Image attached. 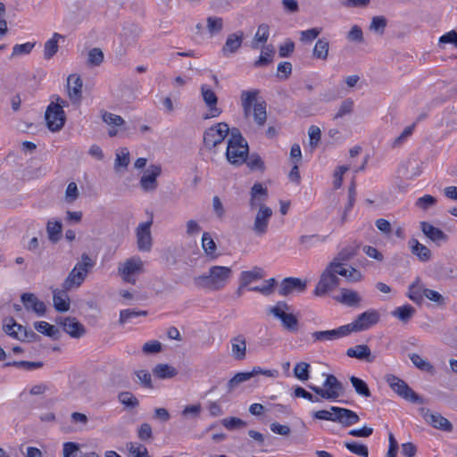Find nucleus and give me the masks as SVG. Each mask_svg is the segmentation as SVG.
Instances as JSON below:
<instances>
[{"mask_svg": "<svg viewBox=\"0 0 457 457\" xmlns=\"http://www.w3.org/2000/svg\"><path fill=\"white\" fill-rule=\"evenodd\" d=\"M274 54V49L272 46H267L264 47V49L262 51L261 56L257 61L254 62V66L260 67V66H265L268 63H270L272 60V55Z\"/></svg>", "mask_w": 457, "mask_h": 457, "instance_id": "obj_54", "label": "nucleus"}, {"mask_svg": "<svg viewBox=\"0 0 457 457\" xmlns=\"http://www.w3.org/2000/svg\"><path fill=\"white\" fill-rule=\"evenodd\" d=\"M270 28L267 24H261L254 35V39L252 44L253 48H258L257 43H266L269 38Z\"/></svg>", "mask_w": 457, "mask_h": 457, "instance_id": "obj_48", "label": "nucleus"}, {"mask_svg": "<svg viewBox=\"0 0 457 457\" xmlns=\"http://www.w3.org/2000/svg\"><path fill=\"white\" fill-rule=\"evenodd\" d=\"M46 229L48 239L52 243H57L61 239L62 232V224L61 221H59V220H54V221L49 220L46 223Z\"/></svg>", "mask_w": 457, "mask_h": 457, "instance_id": "obj_34", "label": "nucleus"}, {"mask_svg": "<svg viewBox=\"0 0 457 457\" xmlns=\"http://www.w3.org/2000/svg\"><path fill=\"white\" fill-rule=\"evenodd\" d=\"M118 400L121 404L129 409H135L139 405L137 398L129 391L120 393Z\"/></svg>", "mask_w": 457, "mask_h": 457, "instance_id": "obj_44", "label": "nucleus"}, {"mask_svg": "<svg viewBox=\"0 0 457 457\" xmlns=\"http://www.w3.org/2000/svg\"><path fill=\"white\" fill-rule=\"evenodd\" d=\"M391 313L394 317H395L398 320H400L401 321L406 323L414 315L415 309L410 304H405V305L397 307Z\"/></svg>", "mask_w": 457, "mask_h": 457, "instance_id": "obj_40", "label": "nucleus"}, {"mask_svg": "<svg viewBox=\"0 0 457 457\" xmlns=\"http://www.w3.org/2000/svg\"><path fill=\"white\" fill-rule=\"evenodd\" d=\"M348 336L345 326L330 330L314 331L311 334L313 343L334 341Z\"/></svg>", "mask_w": 457, "mask_h": 457, "instance_id": "obj_19", "label": "nucleus"}, {"mask_svg": "<svg viewBox=\"0 0 457 457\" xmlns=\"http://www.w3.org/2000/svg\"><path fill=\"white\" fill-rule=\"evenodd\" d=\"M425 289L420 278H417L415 281L409 286L408 297L415 303L420 304L423 302V291Z\"/></svg>", "mask_w": 457, "mask_h": 457, "instance_id": "obj_30", "label": "nucleus"}, {"mask_svg": "<svg viewBox=\"0 0 457 457\" xmlns=\"http://www.w3.org/2000/svg\"><path fill=\"white\" fill-rule=\"evenodd\" d=\"M144 262L139 257H132L119 266V272L122 275L123 279L129 283H135V279L131 278V275L143 271Z\"/></svg>", "mask_w": 457, "mask_h": 457, "instance_id": "obj_18", "label": "nucleus"}, {"mask_svg": "<svg viewBox=\"0 0 457 457\" xmlns=\"http://www.w3.org/2000/svg\"><path fill=\"white\" fill-rule=\"evenodd\" d=\"M380 320V313L378 310L369 309L359 314L353 322L345 325L348 335L353 332L365 331L377 325Z\"/></svg>", "mask_w": 457, "mask_h": 457, "instance_id": "obj_6", "label": "nucleus"}, {"mask_svg": "<svg viewBox=\"0 0 457 457\" xmlns=\"http://www.w3.org/2000/svg\"><path fill=\"white\" fill-rule=\"evenodd\" d=\"M411 253L415 255L420 262H427L431 259V250L425 245L419 242L416 238H411L408 241Z\"/></svg>", "mask_w": 457, "mask_h": 457, "instance_id": "obj_26", "label": "nucleus"}, {"mask_svg": "<svg viewBox=\"0 0 457 457\" xmlns=\"http://www.w3.org/2000/svg\"><path fill=\"white\" fill-rule=\"evenodd\" d=\"M290 311L291 306L280 301L269 309V313L278 319L284 328L295 332L298 330V319Z\"/></svg>", "mask_w": 457, "mask_h": 457, "instance_id": "obj_7", "label": "nucleus"}, {"mask_svg": "<svg viewBox=\"0 0 457 457\" xmlns=\"http://www.w3.org/2000/svg\"><path fill=\"white\" fill-rule=\"evenodd\" d=\"M221 424L228 430L245 427L246 422L236 417L226 418L221 420Z\"/></svg>", "mask_w": 457, "mask_h": 457, "instance_id": "obj_61", "label": "nucleus"}, {"mask_svg": "<svg viewBox=\"0 0 457 457\" xmlns=\"http://www.w3.org/2000/svg\"><path fill=\"white\" fill-rule=\"evenodd\" d=\"M153 224V218L146 221L140 223L136 229L137 245L141 252H149L152 249L153 238L151 235V226Z\"/></svg>", "mask_w": 457, "mask_h": 457, "instance_id": "obj_13", "label": "nucleus"}, {"mask_svg": "<svg viewBox=\"0 0 457 457\" xmlns=\"http://www.w3.org/2000/svg\"><path fill=\"white\" fill-rule=\"evenodd\" d=\"M45 120L47 129L57 132L64 127L66 115L59 104H49L45 112Z\"/></svg>", "mask_w": 457, "mask_h": 457, "instance_id": "obj_10", "label": "nucleus"}, {"mask_svg": "<svg viewBox=\"0 0 457 457\" xmlns=\"http://www.w3.org/2000/svg\"><path fill=\"white\" fill-rule=\"evenodd\" d=\"M232 274L229 267L214 265L210 267L206 273L194 278V283L203 289L219 291L226 287Z\"/></svg>", "mask_w": 457, "mask_h": 457, "instance_id": "obj_2", "label": "nucleus"}, {"mask_svg": "<svg viewBox=\"0 0 457 457\" xmlns=\"http://www.w3.org/2000/svg\"><path fill=\"white\" fill-rule=\"evenodd\" d=\"M95 262L90 256L84 253L81 259L76 263L62 283V288L71 290L79 287L85 281L88 272L94 267Z\"/></svg>", "mask_w": 457, "mask_h": 457, "instance_id": "obj_4", "label": "nucleus"}, {"mask_svg": "<svg viewBox=\"0 0 457 457\" xmlns=\"http://www.w3.org/2000/svg\"><path fill=\"white\" fill-rule=\"evenodd\" d=\"M308 387L319 395L320 400L335 401L345 392L343 384L332 374L326 376L322 386L310 385Z\"/></svg>", "mask_w": 457, "mask_h": 457, "instance_id": "obj_5", "label": "nucleus"}, {"mask_svg": "<svg viewBox=\"0 0 457 457\" xmlns=\"http://www.w3.org/2000/svg\"><path fill=\"white\" fill-rule=\"evenodd\" d=\"M147 312L146 311H136V310H122L120 312V319L119 322L120 324H124L125 322L129 321L132 318L139 317V316H146Z\"/></svg>", "mask_w": 457, "mask_h": 457, "instance_id": "obj_56", "label": "nucleus"}, {"mask_svg": "<svg viewBox=\"0 0 457 457\" xmlns=\"http://www.w3.org/2000/svg\"><path fill=\"white\" fill-rule=\"evenodd\" d=\"M331 411L336 412L334 422L340 423L344 427L352 426L360 420L358 414L350 409L332 406Z\"/></svg>", "mask_w": 457, "mask_h": 457, "instance_id": "obj_20", "label": "nucleus"}, {"mask_svg": "<svg viewBox=\"0 0 457 457\" xmlns=\"http://www.w3.org/2000/svg\"><path fill=\"white\" fill-rule=\"evenodd\" d=\"M415 128V123H412L411 125L406 127L403 131L395 138L392 145L393 147H398L402 144H403L406 139L413 133Z\"/></svg>", "mask_w": 457, "mask_h": 457, "instance_id": "obj_62", "label": "nucleus"}, {"mask_svg": "<svg viewBox=\"0 0 457 457\" xmlns=\"http://www.w3.org/2000/svg\"><path fill=\"white\" fill-rule=\"evenodd\" d=\"M34 328L37 332L45 336H47L54 340L59 338L58 328H56L54 325H51L46 321H36L34 322Z\"/></svg>", "mask_w": 457, "mask_h": 457, "instance_id": "obj_36", "label": "nucleus"}, {"mask_svg": "<svg viewBox=\"0 0 457 457\" xmlns=\"http://www.w3.org/2000/svg\"><path fill=\"white\" fill-rule=\"evenodd\" d=\"M44 363L42 361H14L4 364L5 367L14 366L26 370H32L42 368Z\"/></svg>", "mask_w": 457, "mask_h": 457, "instance_id": "obj_49", "label": "nucleus"}, {"mask_svg": "<svg viewBox=\"0 0 457 457\" xmlns=\"http://www.w3.org/2000/svg\"><path fill=\"white\" fill-rule=\"evenodd\" d=\"M345 446L353 453L362 456V457H368L369 451L368 447L364 445H361L355 442H347L345 444Z\"/></svg>", "mask_w": 457, "mask_h": 457, "instance_id": "obj_59", "label": "nucleus"}, {"mask_svg": "<svg viewBox=\"0 0 457 457\" xmlns=\"http://www.w3.org/2000/svg\"><path fill=\"white\" fill-rule=\"evenodd\" d=\"M69 290H54L53 303L54 309L59 312H65L70 310L71 301L67 294Z\"/></svg>", "mask_w": 457, "mask_h": 457, "instance_id": "obj_28", "label": "nucleus"}, {"mask_svg": "<svg viewBox=\"0 0 457 457\" xmlns=\"http://www.w3.org/2000/svg\"><path fill=\"white\" fill-rule=\"evenodd\" d=\"M307 283L298 278H286L278 286V293L282 296H287L295 292L302 293L305 291Z\"/></svg>", "mask_w": 457, "mask_h": 457, "instance_id": "obj_16", "label": "nucleus"}, {"mask_svg": "<svg viewBox=\"0 0 457 457\" xmlns=\"http://www.w3.org/2000/svg\"><path fill=\"white\" fill-rule=\"evenodd\" d=\"M248 151V144L239 129L232 128L226 150L228 162L236 166L242 165L246 162Z\"/></svg>", "mask_w": 457, "mask_h": 457, "instance_id": "obj_3", "label": "nucleus"}, {"mask_svg": "<svg viewBox=\"0 0 457 457\" xmlns=\"http://www.w3.org/2000/svg\"><path fill=\"white\" fill-rule=\"evenodd\" d=\"M339 301L348 306H358L361 302V297L356 291L342 288Z\"/></svg>", "mask_w": 457, "mask_h": 457, "instance_id": "obj_35", "label": "nucleus"}, {"mask_svg": "<svg viewBox=\"0 0 457 457\" xmlns=\"http://www.w3.org/2000/svg\"><path fill=\"white\" fill-rule=\"evenodd\" d=\"M104 62V53L98 48H92L88 52L87 64L91 66H99Z\"/></svg>", "mask_w": 457, "mask_h": 457, "instance_id": "obj_51", "label": "nucleus"}, {"mask_svg": "<svg viewBox=\"0 0 457 457\" xmlns=\"http://www.w3.org/2000/svg\"><path fill=\"white\" fill-rule=\"evenodd\" d=\"M129 164V152L126 147L121 148L116 153V158L114 162V170L120 171V169L126 170Z\"/></svg>", "mask_w": 457, "mask_h": 457, "instance_id": "obj_41", "label": "nucleus"}, {"mask_svg": "<svg viewBox=\"0 0 457 457\" xmlns=\"http://www.w3.org/2000/svg\"><path fill=\"white\" fill-rule=\"evenodd\" d=\"M63 38V36L55 32L53 37L45 43L44 46V57L46 60H50L58 51L59 39Z\"/></svg>", "mask_w": 457, "mask_h": 457, "instance_id": "obj_31", "label": "nucleus"}, {"mask_svg": "<svg viewBox=\"0 0 457 457\" xmlns=\"http://www.w3.org/2000/svg\"><path fill=\"white\" fill-rule=\"evenodd\" d=\"M231 129L226 122H219L204 132V145L208 150L214 149L228 136Z\"/></svg>", "mask_w": 457, "mask_h": 457, "instance_id": "obj_8", "label": "nucleus"}, {"mask_svg": "<svg viewBox=\"0 0 457 457\" xmlns=\"http://www.w3.org/2000/svg\"><path fill=\"white\" fill-rule=\"evenodd\" d=\"M263 271L261 268L254 267L251 270L242 271L239 278L241 287H246L252 282L262 278Z\"/></svg>", "mask_w": 457, "mask_h": 457, "instance_id": "obj_32", "label": "nucleus"}, {"mask_svg": "<svg viewBox=\"0 0 457 457\" xmlns=\"http://www.w3.org/2000/svg\"><path fill=\"white\" fill-rule=\"evenodd\" d=\"M321 28H312L307 30L301 31L300 40L303 43H310L313 41L321 33Z\"/></svg>", "mask_w": 457, "mask_h": 457, "instance_id": "obj_60", "label": "nucleus"}, {"mask_svg": "<svg viewBox=\"0 0 457 457\" xmlns=\"http://www.w3.org/2000/svg\"><path fill=\"white\" fill-rule=\"evenodd\" d=\"M420 228L425 237L436 246H441L449 241V236L445 231L428 221H420Z\"/></svg>", "mask_w": 457, "mask_h": 457, "instance_id": "obj_14", "label": "nucleus"}, {"mask_svg": "<svg viewBox=\"0 0 457 457\" xmlns=\"http://www.w3.org/2000/svg\"><path fill=\"white\" fill-rule=\"evenodd\" d=\"M207 29L211 36L220 33L223 29V19L217 16H209L206 19Z\"/></svg>", "mask_w": 457, "mask_h": 457, "instance_id": "obj_45", "label": "nucleus"}, {"mask_svg": "<svg viewBox=\"0 0 457 457\" xmlns=\"http://www.w3.org/2000/svg\"><path fill=\"white\" fill-rule=\"evenodd\" d=\"M346 354L348 357L364 360L370 363L373 362L376 358L367 345H357L354 347L348 348Z\"/></svg>", "mask_w": 457, "mask_h": 457, "instance_id": "obj_27", "label": "nucleus"}, {"mask_svg": "<svg viewBox=\"0 0 457 457\" xmlns=\"http://www.w3.org/2000/svg\"><path fill=\"white\" fill-rule=\"evenodd\" d=\"M252 378H253L252 371L237 373L227 384L228 392L230 393L234 391L240 384L250 380Z\"/></svg>", "mask_w": 457, "mask_h": 457, "instance_id": "obj_39", "label": "nucleus"}, {"mask_svg": "<svg viewBox=\"0 0 457 457\" xmlns=\"http://www.w3.org/2000/svg\"><path fill=\"white\" fill-rule=\"evenodd\" d=\"M350 382L352 383L356 394L364 397H370L371 395L370 390L364 380L355 376H352L350 377Z\"/></svg>", "mask_w": 457, "mask_h": 457, "instance_id": "obj_43", "label": "nucleus"}, {"mask_svg": "<svg viewBox=\"0 0 457 457\" xmlns=\"http://www.w3.org/2000/svg\"><path fill=\"white\" fill-rule=\"evenodd\" d=\"M293 372L299 380L306 381L310 377V364L305 361L297 362L294 367Z\"/></svg>", "mask_w": 457, "mask_h": 457, "instance_id": "obj_46", "label": "nucleus"}, {"mask_svg": "<svg viewBox=\"0 0 457 457\" xmlns=\"http://www.w3.org/2000/svg\"><path fill=\"white\" fill-rule=\"evenodd\" d=\"M356 254L355 250L352 247H345L342 249L332 261L345 262L350 261Z\"/></svg>", "mask_w": 457, "mask_h": 457, "instance_id": "obj_63", "label": "nucleus"}, {"mask_svg": "<svg viewBox=\"0 0 457 457\" xmlns=\"http://www.w3.org/2000/svg\"><path fill=\"white\" fill-rule=\"evenodd\" d=\"M329 50V43L326 38H320L316 41L313 50L312 55L314 58L326 60L328 56Z\"/></svg>", "mask_w": 457, "mask_h": 457, "instance_id": "obj_37", "label": "nucleus"}, {"mask_svg": "<svg viewBox=\"0 0 457 457\" xmlns=\"http://www.w3.org/2000/svg\"><path fill=\"white\" fill-rule=\"evenodd\" d=\"M268 199V189L262 183H254L250 190L249 206L251 210L258 207L252 230L257 237H262L268 231L270 220L273 214L270 207L264 204Z\"/></svg>", "mask_w": 457, "mask_h": 457, "instance_id": "obj_1", "label": "nucleus"}, {"mask_svg": "<svg viewBox=\"0 0 457 457\" xmlns=\"http://www.w3.org/2000/svg\"><path fill=\"white\" fill-rule=\"evenodd\" d=\"M230 354L236 361L246 358V339L243 334H238L230 339Z\"/></svg>", "mask_w": 457, "mask_h": 457, "instance_id": "obj_23", "label": "nucleus"}, {"mask_svg": "<svg viewBox=\"0 0 457 457\" xmlns=\"http://www.w3.org/2000/svg\"><path fill=\"white\" fill-rule=\"evenodd\" d=\"M201 95L206 107L208 108V114L204 116V119L220 116L221 110L217 106L218 97L212 89L209 86L204 84L201 86Z\"/></svg>", "mask_w": 457, "mask_h": 457, "instance_id": "obj_15", "label": "nucleus"}, {"mask_svg": "<svg viewBox=\"0 0 457 457\" xmlns=\"http://www.w3.org/2000/svg\"><path fill=\"white\" fill-rule=\"evenodd\" d=\"M82 79L71 74L67 79L68 96L73 104H79L82 98Z\"/></svg>", "mask_w": 457, "mask_h": 457, "instance_id": "obj_24", "label": "nucleus"}, {"mask_svg": "<svg viewBox=\"0 0 457 457\" xmlns=\"http://www.w3.org/2000/svg\"><path fill=\"white\" fill-rule=\"evenodd\" d=\"M243 39L244 32L241 30L229 34L221 49L223 55L228 56L235 54L241 47Z\"/></svg>", "mask_w": 457, "mask_h": 457, "instance_id": "obj_25", "label": "nucleus"}, {"mask_svg": "<svg viewBox=\"0 0 457 457\" xmlns=\"http://www.w3.org/2000/svg\"><path fill=\"white\" fill-rule=\"evenodd\" d=\"M340 279L337 276L330 270V269L327 266L326 269L320 275V280L316 285L314 294L317 296H322L326 295L328 292L333 291L339 285Z\"/></svg>", "mask_w": 457, "mask_h": 457, "instance_id": "obj_11", "label": "nucleus"}, {"mask_svg": "<svg viewBox=\"0 0 457 457\" xmlns=\"http://www.w3.org/2000/svg\"><path fill=\"white\" fill-rule=\"evenodd\" d=\"M245 162L248 168L252 170L262 171L265 169V165L262 159L257 154H252L248 155Z\"/></svg>", "mask_w": 457, "mask_h": 457, "instance_id": "obj_50", "label": "nucleus"}, {"mask_svg": "<svg viewBox=\"0 0 457 457\" xmlns=\"http://www.w3.org/2000/svg\"><path fill=\"white\" fill-rule=\"evenodd\" d=\"M153 374L161 379L171 378L178 374V370L166 363H159L153 369Z\"/></svg>", "mask_w": 457, "mask_h": 457, "instance_id": "obj_33", "label": "nucleus"}, {"mask_svg": "<svg viewBox=\"0 0 457 457\" xmlns=\"http://www.w3.org/2000/svg\"><path fill=\"white\" fill-rule=\"evenodd\" d=\"M21 300L24 304V307L28 311H32L37 316H44L46 312V307L44 302L40 301L32 293H23L21 296Z\"/></svg>", "mask_w": 457, "mask_h": 457, "instance_id": "obj_22", "label": "nucleus"}, {"mask_svg": "<svg viewBox=\"0 0 457 457\" xmlns=\"http://www.w3.org/2000/svg\"><path fill=\"white\" fill-rule=\"evenodd\" d=\"M436 198L433 195H425L416 200L415 206L422 211H427L436 205Z\"/></svg>", "mask_w": 457, "mask_h": 457, "instance_id": "obj_52", "label": "nucleus"}, {"mask_svg": "<svg viewBox=\"0 0 457 457\" xmlns=\"http://www.w3.org/2000/svg\"><path fill=\"white\" fill-rule=\"evenodd\" d=\"M410 359L413 365L420 369V370L427 371L432 373L434 371V367L426 360L423 359L418 353H411L410 355Z\"/></svg>", "mask_w": 457, "mask_h": 457, "instance_id": "obj_47", "label": "nucleus"}, {"mask_svg": "<svg viewBox=\"0 0 457 457\" xmlns=\"http://www.w3.org/2000/svg\"><path fill=\"white\" fill-rule=\"evenodd\" d=\"M252 111L255 123L259 127H263L267 120L266 103H255Z\"/></svg>", "mask_w": 457, "mask_h": 457, "instance_id": "obj_38", "label": "nucleus"}, {"mask_svg": "<svg viewBox=\"0 0 457 457\" xmlns=\"http://www.w3.org/2000/svg\"><path fill=\"white\" fill-rule=\"evenodd\" d=\"M202 246L205 253L212 259H215L217 257V254L215 253L216 244L208 232H204L203 234Z\"/></svg>", "mask_w": 457, "mask_h": 457, "instance_id": "obj_42", "label": "nucleus"}, {"mask_svg": "<svg viewBox=\"0 0 457 457\" xmlns=\"http://www.w3.org/2000/svg\"><path fill=\"white\" fill-rule=\"evenodd\" d=\"M63 457H79V445L73 442H67L63 445Z\"/></svg>", "mask_w": 457, "mask_h": 457, "instance_id": "obj_64", "label": "nucleus"}, {"mask_svg": "<svg viewBox=\"0 0 457 457\" xmlns=\"http://www.w3.org/2000/svg\"><path fill=\"white\" fill-rule=\"evenodd\" d=\"M420 412L424 420L432 427L443 431L450 432L453 429L452 423L440 413H433L428 409L420 408Z\"/></svg>", "mask_w": 457, "mask_h": 457, "instance_id": "obj_17", "label": "nucleus"}, {"mask_svg": "<svg viewBox=\"0 0 457 457\" xmlns=\"http://www.w3.org/2000/svg\"><path fill=\"white\" fill-rule=\"evenodd\" d=\"M387 21L384 16H375L371 20V23L370 25V29L379 34L383 35L385 32V29L386 27Z\"/></svg>", "mask_w": 457, "mask_h": 457, "instance_id": "obj_53", "label": "nucleus"}, {"mask_svg": "<svg viewBox=\"0 0 457 457\" xmlns=\"http://www.w3.org/2000/svg\"><path fill=\"white\" fill-rule=\"evenodd\" d=\"M386 381L391 389L402 398L414 403H423V399L415 393L405 381L389 374L386 376Z\"/></svg>", "mask_w": 457, "mask_h": 457, "instance_id": "obj_9", "label": "nucleus"}, {"mask_svg": "<svg viewBox=\"0 0 457 457\" xmlns=\"http://www.w3.org/2000/svg\"><path fill=\"white\" fill-rule=\"evenodd\" d=\"M275 284H276V279L272 278L266 280L264 285L252 287L249 288V290L254 291V292H259L264 295H270L273 292Z\"/></svg>", "mask_w": 457, "mask_h": 457, "instance_id": "obj_58", "label": "nucleus"}, {"mask_svg": "<svg viewBox=\"0 0 457 457\" xmlns=\"http://www.w3.org/2000/svg\"><path fill=\"white\" fill-rule=\"evenodd\" d=\"M59 323L63 330L73 338H79L86 333L85 327L74 317L62 318Z\"/></svg>", "mask_w": 457, "mask_h": 457, "instance_id": "obj_21", "label": "nucleus"}, {"mask_svg": "<svg viewBox=\"0 0 457 457\" xmlns=\"http://www.w3.org/2000/svg\"><path fill=\"white\" fill-rule=\"evenodd\" d=\"M353 109V101L351 98H347V99L344 100L341 103L337 112L335 114L334 119L337 120V119L342 118L345 115L352 113Z\"/></svg>", "mask_w": 457, "mask_h": 457, "instance_id": "obj_57", "label": "nucleus"}, {"mask_svg": "<svg viewBox=\"0 0 457 457\" xmlns=\"http://www.w3.org/2000/svg\"><path fill=\"white\" fill-rule=\"evenodd\" d=\"M162 174L160 164H151L140 178L139 185L144 192H154L158 187L157 178Z\"/></svg>", "mask_w": 457, "mask_h": 457, "instance_id": "obj_12", "label": "nucleus"}, {"mask_svg": "<svg viewBox=\"0 0 457 457\" xmlns=\"http://www.w3.org/2000/svg\"><path fill=\"white\" fill-rule=\"evenodd\" d=\"M258 90L243 91L241 94V105L245 118L248 119L251 115L253 105L256 102Z\"/></svg>", "mask_w": 457, "mask_h": 457, "instance_id": "obj_29", "label": "nucleus"}, {"mask_svg": "<svg viewBox=\"0 0 457 457\" xmlns=\"http://www.w3.org/2000/svg\"><path fill=\"white\" fill-rule=\"evenodd\" d=\"M102 119L104 122L112 127H120L125 123L122 117L108 112H104L102 113Z\"/></svg>", "mask_w": 457, "mask_h": 457, "instance_id": "obj_55", "label": "nucleus"}]
</instances>
